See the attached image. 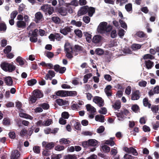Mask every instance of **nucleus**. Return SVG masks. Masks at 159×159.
Here are the masks:
<instances>
[{
  "instance_id": "obj_1",
  "label": "nucleus",
  "mask_w": 159,
  "mask_h": 159,
  "mask_svg": "<svg viewBox=\"0 0 159 159\" xmlns=\"http://www.w3.org/2000/svg\"><path fill=\"white\" fill-rule=\"evenodd\" d=\"M9 63L7 62H4L1 64V67L2 69L5 71H7L9 72H11L15 70L16 67L13 64V62Z\"/></svg>"
},
{
  "instance_id": "obj_2",
  "label": "nucleus",
  "mask_w": 159,
  "mask_h": 159,
  "mask_svg": "<svg viewBox=\"0 0 159 159\" xmlns=\"http://www.w3.org/2000/svg\"><path fill=\"white\" fill-rule=\"evenodd\" d=\"M64 50L66 54V57L68 59L71 60L73 57V48L69 43H66L65 44Z\"/></svg>"
},
{
  "instance_id": "obj_3",
  "label": "nucleus",
  "mask_w": 159,
  "mask_h": 159,
  "mask_svg": "<svg viewBox=\"0 0 159 159\" xmlns=\"http://www.w3.org/2000/svg\"><path fill=\"white\" fill-rule=\"evenodd\" d=\"M41 9L45 14L48 13L49 15L52 14L54 11L53 7L49 6L48 4L42 5L41 7Z\"/></svg>"
},
{
  "instance_id": "obj_4",
  "label": "nucleus",
  "mask_w": 159,
  "mask_h": 159,
  "mask_svg": "<svg viewBox=\"0 0 159 159\" xmlns=\"http://www.w3.org/2000/svg\"><path fill=\"white\" fill-rule=\"evenodd\" d=\"M98 144V142L94 139H90L87 141L83 142L82 145L84 147H87L89 146H95Z\"/></svg>"
},
{
  "instance_id": "obj_5",
  "label": "nucleus",
  "mask_w": 159,
  "mask_h": 159,
  "mask_svg": "<svg viewBox=\"0 0 159 159\" xmlns=\"http://www.w3.org/2000/svg\"><path fill=\"white\" fill-rule=\"evenodd\" d=\"M72 27L73 26H66L64 28L60 29V32L63 35H66L73 31L72 29Z\"/></svg>"
},
{
  "instance_id": "obj_6",
  "label": "nucleus",
  "mask_w": 159,
  "mask_h": 159,
  "mask_svg": "<svg viewBox=\"0 0 159 159\" xmlns=\"http://www.w3.org/2000/svg\"><path fill=\"white\" fill-rule=\"evenodd\" d=\"M43 147L47 150H50L54 148L55 143L53 142H48L43 141L42 143Z\"/></svg>"
},
{
  "instance_id": "obj_7",
  "label": "nucleus",
  "mask_w": 159,
  "mask_h": 159,
  "mask_svg": "<svg viewBox=\"0 0 159 159\" xmlns=\"http://www.w3.org/2000/svg\"><path fill=\"white\" fill-rule=\"evenodd\" d=\"M107 23L106 22H103L100 23L99 26L97 29L98 32L103 33L105 32V29Z\"/></svg>"
},
{
  "instance_id": "obj_8",
  "label": "nucleus",
  "mask_w": 159,
  "mask_h": 159,
  "mask_svg": "<svg viewBox=\"0 0 159 159\" xmlns=\"http://www.w3.org/2000/svg\"><path fill=\"white\" fill-rule=\"evenodd\" d=\"M93 101L95 103L98 104L100 107L104 106V101L101 97H95L93 99Z\"/></svg>"
},
{
  "instance_id": "obj_9",
  "label": "nucleus",
  "mask_w": 159,
  "mask_h": 159,
  "mask_svg": "<svg viewBox=\"0 0 159 159\" xmlns=\"http://www.w3.org/2000/svg\"><path fill=\"white\" fill-rule=\"evenodd\" d=\"M33 130H21L20 132V135L21 136L30 137L33 132Z\"/></svg>"
},
{
  "instance_id": "obj_10",
  "label": "nucleus",
  "mask_w": 159,
  "mask_h": 159,
  "mask_svg": "<svg viewBox=\"0 0 159 159\" xmlns=\"http://www.w3.org/2000/svg\"><path fill=\"white\" fill-rule=\"evenodd\" d=\"M88 6H85L81 7L78 12V15L79 16L84 15L88 12Z\"/></svg>"
},
{
  "instance_id": "obj_11",
  "label": "nucleus",
  "mask_w": 159,
  "mask_h": 159,
  "mask_svg": "<svg viewBox=\"0 0 159 159\" xmlns=\"http://www.w3.org/2000/svg\"><path fill=\"white\" fill-rule=\"evenodd\" d=\"M124 150L126 152L131 153L134 155L136 156L138 155V153L136 150L133 147L128 148V147H125Z\"/></svg>"
},
{
  "instance_id": "obj_12",
  "label": "nucleus",
  "mask_w": 159,
  "mask_h": 159,
  "mask_svg": "<svg viewBox=\"0 0 159 159\" xmlns=\"http://www.w3.org/2000/svg\"><path fill=\"white\" fill-rule=\"evenodd\" d=\"M33 95L37 99L42 98L43 96V93L39 89L34 90L33 91Z\"/></svg>"
},
{
  "instance_id": "obj_13",
  "label": "nucleus",
  "mask_w": 159,
  "mask_h": 159,
  "mask_svg": "<svg viewBox=\"0 0 159 159\" xmlns=\"http://www.w3.org/2000/svg\"><path fill=\"white\" fill-rule=\"evenodd\" d=\"M20 152L17 150H15L11 153V159H19Z\"/></svg>"
},
{
  "instance_id": "obj_14",
  "label": "nucleus",
  "mask_w": 159,
  "mask_h": 159,
  "mask_svg": "<svg viewBox=\"0 0 159 159\" xmlns=\"http://www.w3.org/2000/svg\"><path fill=\"white\" fill-rule=\"evenodd\" d=\"M139 90H136L132 93L131 99L133 100H137L139 99L140 96Z\"/></svg>"
},
{
  "instance_id": "obj_15",
  "label": "nucleus",
  "mask_w": 159,
  "mask_h": 159,
  "mask_svg": "<svg viewBox=\"0 0 159 159\" xmlns=\"http://www.w3.org/2000/svg\"><path fill=\"white\" fill-rule=\"evenodd\" d=\"M57 11L62 16H66L67 13L66 8L64 7H61L58 8L57 9Z\"/></svg>"
},
{
  "instance_id": "obj_16",
  "label": "nucleus",
  "mask_w": 159,
  "mask_h": 159,
  "mask_svg": "<svg viewBox=\"0 0 159 159\" xmlns=\"http://www.w3.org/2000/svg\"><path fill=\"white\" fill-rule=\"evenodd\" d=\"M102 38V37L99 35H95L92 39V42L96 44L99 43L101 42Z\"/></svg>"
},
{
  "instance_id": "obj_17",
  "label": "nucleus",
  "mask_w": 159,
  "mask_h": 159,
  "mask_svg": "<svg viewBox=\"0 0 159 159\" xmlns=\"http://www.w3.org/2000/svg\"><path fill=\"white\" fill-rule=\"evenodd\" d=\"M111 88V86L109 85H107L104 89L105 92L108 97H110L112 95Z\"/></svg>"
},
{
  "instance_id": "obj_18",
  "label": "nucleus",
  "mask_w": 159,
  "mask_h": 159,
  "mask_svg": "<svg viewBox=\"0 0 159 159\" xmlns=\"http://www.w3.org/2000/svg\"><path fill=\"white\" fill-rule=\"evenodd\" d=\"M87 111L90 112V113H94L96 112V109L90 104H88L86 105Z\"/></svg>"
},
{
  "instance_id": "obj_19",
  "label": "nucleus",
  "mask_w": 159,
  "mask_h": 159,
  "mask_svg": "<svg viewBox=\"0 0 159 159\" xmlns=\"http://www.w3.org/2000/svg\"><path fill=\"white\" fill-rule=\"evenodd\" d=\"M2 124L6 126H9L11 125V119L8 117L4 118L2 121Z\"/></svg>"
},
{
  "instance_id": "obj_20",
  "label": "nucleus",
  "mask_w": 159,
  "mask_h": 159,
  "mask_svg": "<svg viewBox=\"0 0 159 159\" xmlns=\"http://www.w3.org/2000/svg\"><path fill=\"white\" fill-rule=\"evenodd\" d=\"M4 81L6 84L9 86H11L13 84V80L10 76H8L4 78Z\"/></svg>"
},
{
  "instance_id": "obj_21",
  "label": "nucleus",
  "mask_w": 159,
  "mask_h": 159,
  "mask_svg": "<svg viewBox=\"0 0 159 159\" xmlns=\"http://www.w3.org/2000/svg\"><path fill=\"white\" fill-rule=\"evenodd\" d=\"M67 91L61 90L56 92L55 94L58 96L65 97L67 96Z\"/></svg>"
},
{
  "instance_id": "obj_22",
  "label": "nucleus",
  "mask_w": 159,
  "mask_h": 159,
  "mask_svg": "<svg viewBox=\"0 0 159 159\" xmlns=\"http://www.w3.org/2000/svg\"><path fill=\"white\" fill-rule=\"evenodd\" d=\"M16 26L19 28L24 29L26 27V23L23 21L19 20L16 22Z\"/></svg>"
},
{
  "instance_id": "obj_23",
  "label": "nucleus",
  "mask_w": 159,
  "mask_h": 159,
  "mask_svg": "<svg viewBox=\"0 0 159 159\" xmlns=\"http://www.w3.org/2000/svg\"><path fill=\"white\" fill-rule=\"evenodd\" d=\"M95 120L96 121H98L101 122H103L104 121L105 116L101 115H98L95 117Z\"/></svg>"
},
{
  "instance_id": "obj_24",
  "label": "nucleus",
  "mask_w": 159,
  "mask_h": 159,
  "mask_svg": "<svg viewBox=\"0 0 159 159\" xmlns=\"http://www.w3.org/2000/svg\"><path fill=\"white\" fill-rule=\"evenodd\" d=\"M20 112V113H19V116L20 117L26 119H32V117L30 115L25 113H23V112Z\"/></svg>"
},
{
  "instance_id": "obj_25",
  "label": "nucleus",
  "mask_w": 159,
  "mask_h": 159,
  "mask_svg": "<svg viewBox=\"0 0 159 159\" xmlns=\"http://www.w3.org/2000/svg\"><path fill=\"white\" fill-rule=\"evenodd\" d=\"M88 8L87 13L88 15L90 17H92L95 12V8L93 7H89L88 6Z\"/></svg>"
},
{
  "instance_id": "obj_26",
  "label": "nucleus",
  "mask_w": 159,
  "mask_h": 159,
  "mask_svg": "<svg viewBox=\"0 0 159 159\" xmlns=\"http://www.w3.org/2000/svg\"><path fill=\"white\" fill-rule=\"evenodd\" d=\"M143 103L144 106L148 107L149 108H151V104L149 102L148 98H145L143 99Z\"/></svg>"
},
{
  "instance_id": "obj_27",
  "label": "nucleus",
  "mask_w": 159,
  "mask_h": 159,
  "mask_svg": "<svg viewBox=\"0 0 159 159\" xmlns=\"http://www.w3.org/2000/svg\"><path fill=\"white\" fill-rule=\"evenodd\" d=\"M145 64L147 68L148 69H151L153 66L154 63L150 60L145 61Z\"/></svg>"
},
{
  "instance_id": "obj_28",
  "label": "nucleus",
  "mask_w": 159,
  "mask_h": 159,
  "mask_svg": "<svg viewBox=\"0 0 159 159\" xmlns=\"http://www.w3.org/2000/svg\"><path fill=\"white\" fill-rule=\"evenodd\" d=\"M112 106L115 109H119L121 107V102L119 100H116Z\"/></svg>"
},
{
  "instance_id": "obj_29",
  "label": "nucleus",
  "mask_w": 159,
  "mask_h": 159,
  "mask_svg": "<svg viewBox=\"0 0 159 159\" xmlns=\"http://www.w3.org/2000/svg\"><path fill=\"white\" fill-rule=\"evenodd\" d=\"M115 139V137L111 138L109 140H105L104 143L113 146L115 144L114 142L113 141V140Z\"/></svg>"
},
{
  "instance_id": "obj_30",
  "label": "nucleus",
  "mask_w": 159,
  "mask_h": 159,
  "mask_svg": "<svg viewBox=\"0 0 159 159\" xmlns=\"http://www.w3.org/2000/svg\"><path fill=\"white\" fill-rule=\"evenodd\" d=\"M16 61L19 63L20 66H22L25 64V60L20 56H18L16 59Z\"/></svg>"
},
{
  "instance_id": "obj_31",
  "label": "nucleus",
  "mask_w": 159,
  "mask_h": 159,
  "mask_svg": "<svg viewBox=\"0 0 159 159\" xmlns=\"http://www.w3.org/2000/svg\"><path fill=\"white\" fill-rule=\"evenodd\" d=\"M16 107L18 109L20 112L24 111L21 108L22 107V104L20 102L18 101L16 102Z\"/></svg>"
},
{
  "instance_id": "obj_32",
  "label": "nucleus",
  "mask_w": 159,
  "mask_h": 159,
  "mask_svg": "<svg viewBox=\"0 0 159 159\" xmlns=\"http://www.w3.org/2000/svg\"><path fill=\"white\" fill-rule=\"evenodd\" d=\"M64 159H77V156L74 154H68L64 156Z\"/></svg>"
},
{
  "instance_id": "obj_33",
  "label": "nucleus",
  "mask_w": 159,
  "mask_h": 159,
  "mask_svg": "<svg viewBox=\"0 0 159 159\" xmlns=\"http://www.w3.org/2000/svg\"><path fill=\"white\" fill-rule=\"evenodd\" d=\"M38 31V30L37 29H35L33 31H29L28 34L31 36L37 37Z\"/></svg>"
},
{
  "instance_id": "obj_34",
  "label": "nucleus",
  "mask_w": 159,
  "mask_h": 159,
  "mask_svg": "<svg viewBox=\"0 0 159 159\" xmlns=\"http://www.w3.org/2000/svg\"><path fill=\"white\" fill-rule=\"evenodd\" d=\"M7 29V27L5 23L3 22L0 23V31H6Z\"/></svg>"
},
{
  "instance_id": "obj_35",
  "label": "nucleus",
  "mask_w": 159,
  "mask_h": 159,
  "mask_svg": "<svg viewBox=\"0 0 159 159\" xmlns=\"http://www.w3.org/2000/svg\"><path fill=\"white\" fill-rule=\"evenodd\" d=\"M73 51L77 52L82 51V47L78 45H75L73 49Z\"/></svg>"
},
{
  "instance_id": "obj_36",
  "label": "nucleus",
  "mask_w": 159,
  "mask_h": 159,
  "mask_svg": "<svg viewBox=\"0 0 159 159\" xmlns=\"http://www.w3.org/2000/svg\"><path fill=\"white\" fill-rule=\"evenodd\" d=\"M37 99L34 95H32L29 98V104H33L35 102Z\"/></svg>"
},
{
  "instance_id": "obj_37",
  "label": "nucleus",
  "mask_w": 159,
  "mask_h": 159,
  "mask_svg": "<svg viewBox=\"0 0 159 159\" xmlns=\"http://www.w3.org/2000/svg\"><path fill=\"white\" fill-rule=\"evenodd\" d=\"M37 82L36 80L34 79H32L27 81L28 85L29 86H32L35 84Z\"/></svg>"
},
{
  "instance_id": "obj_38",
  "label": "nucleus",
  "mask_w": 159,
  "mask_h": 159,
  "mask_svg": "<svg viewBox=\"0 0 159 159\" xmlns=\"http://www.w3.org/2000/svg\"><path fill=\"white\" fill-rule=\"evenodd\" d=\"M35 18L37 21H40L43 17L42 14L40 12L36 13L35 15Z\"/></svg>"
},
{
  "instance_id": "obj_39",
  "label": "nucleus",
  "mask_w": 159,
  "mask_h": 159,
  "mask_svg": "<svg viewBox=\"0 0 159 159\" xmlns=\"http://www.w3.org/2000/svg\"><path fill=\"white\" fill-rule=\"evenodd\" d=\"M70 140L67 139L65 138L61 139L59 140V143L61 144H69L70 143Z\"/></svg>"
},
{
  "instance_id": "obj_40",
  "label": "nucleus",
  "mask_w": 159,
  "mask_h": 159,
  "mask_svg": "<svg viewBox=\"0 0 159 159\" xmlns=\"http://www.w3.org/2000/svg\"><path fill=\"white\" fill-rule=\"evenodd\" d=\"M71 24L73 25H75L77 27H79L82 25V23L80 21H76L75 20H73L71 21Z\"/></svg>"
},
{
  "instance_id": "obj_41",
  "label": "nucleus",
  "mask_w": 159,
  "mask_h": 159,
  "mask_svg": "<svg viewBox=\"0 0 159 159\" xmlns=\"http://www.w3.org/2000/svg\"><path fill=\"white\" fill-rule=\"evenodd\" d=\"M125 8L128 12H130L132 11V4L131 3H129L125 5Z\"/></svg>"
},
{
  "instance_id": "obj_42",
  "label": "nucleus",
  "mask_w": 159,
  "mask_h": 159,
  "mask_svg": "<svg viewBox=\"0 0 159 159\" xmlns=\"http://www.w3.org/2000/svg\"><path fill=\"white\" fill-rule=\"evenodd\" d=\"M151 108L153 112L155 113H157L159 110L158 106L152 105Z\"/></svg>"
},
{
  "instance_id": "obj_43",
  "label": "nucleus",
  "mask_w": 159,
  "mask_h": 159,
  "mask_svg": "<svg viewBox=\"0 0 159 159\" xmlns=\"http://www.w3.org/2000/svg\"><path fill=\"white\" fill-rule=\"evenodd\" d=\"M74 32L75 34L79 38H81L82 36V31L79 29H75Z\"/></svg>"
},
{
  "instance_id": "obj_44",
  "label": "nucleus",
  "mask_w": 159,
  "mask_h": 159,
  "mask_svg": "<svg viewBox=\"0 0 159 159\" xmlns=\"http://www.w3.org/2000/svg\"><path fill=\"white\" fill-rule=\"evenodd\" d=\"M67 96H75L77 95V92L76 91H67Z\"/></svg>"
},
{
  "instance_id": "obj_45",
  "label": "nucleus",
  "mask_w": 159,
  "mask_h": 159,
  "mask_svg": "<svg viewBox=\"0 0 159 159\" xmlns=\"http://www.w3.org/2000/svg\"><path fill=\"white\" fill-rule=\"evenodd\" d=\"M52 20L54 23L56 24H59L60 21V18L57 16L52 17Z\"/></svg>"
},
{
  "instance_id": "obj_46",
  "label": "nucleus",
  "mask_w": 159,
  "mask_h": 159,
  "mask_svg": "<svg viewBox=\"0 0 159 159\" xmlns=\"http://www.w3.org/2000/svg\"><path fill=\"white\" fill-rule=\"evenodd\" d=\"M144 59H150L151 60L155 59V57L149 54H145L143 57Z\"/></svg>"
},
{
  "instance_id": "obj_47",
  "label": "nucleus",
  "mask_w": 159,
  "mask_h": 159,
  "mask_svg": "<svg viewBox=\"0 0 159 159\" xmlns=\"http://www.w3.org/2000/svg\"><path fill=\"white\" fill-rule=\"evenodd\" d=\"M120 23L121 26L125 30L127 29V25L126 23L123 20H120L119 21Z\"/></svg>"
},
{
  "instance_id": "obj_48",
  "label": "nucleus",
  "mask_w": 159,
  "mask_h": 159,
  "mask_svg": "<svg viewBox=\"0 0 159 159\" xmlns=\"http://www.w3.org/2000/svg\"><path fill=\"white\" fill-rule=\"evenodd\" d=\"M96 54L98 55H101L104 54V51L102 49L99 48H97L95 50Z\"/></svg>"
},
{
  "instance_id": "obj_49",
  "label": "nucleus",
  "mask_w": 159,
  "mask_h": 159,
  "mask_svg": "<svg viewBox=\"0 0 159 159\" xmlns=\"http://www.w3.org/2000/svg\"><path fill=\"white\" fill-rule=\"evenodd\" d=\"M39 106L44 110H47L49 108V104L46 103H44L40 104Z\"/></svg>"
},
{
  "instance_id": "obj_50",
  "label": "nucleus",
  "mask_w": 159,
  "mask_h": 159,
  "mask_svg": "<svg viewBox=\"0 0 159 159\" xmlns=\"http://www.w3.org/2000/svg\"><path fill=\"white\" fill-rule=\"evenodd\" d=\"M11 50V47L10 46H7L3 50L4 53L5 54L8 53L10 52Z\"/></svg>"
},
{
  "instance_id": "obj_51",
  "label": "nucleus",
  "mask_w": 159,
  "mask_h": 159,
  "mask_svg": "<svg viewBox=\"0 0 159 159\" xmlns=\"http://www.w3.org/2000/svg\"><path fill=\"white\" fill-rule=\"evenodd\" d=\"M56 102L59 106H62L65 104L64 102L62 99H57L56 100Z\"/></svg>"
},
{
  "instance_id": "obj_52",
  "label": "nucleus",
  "mask_w": 159,
  "mask_h": 159,
  "mask_svg": "<svg viewBox=\"0 0 159 159\" xmlns=\"http://www.w3.org/2000/svg\"><path fill=\"white\" fill-rule=\"evenodd\" d=\"M64 149L65 147L64 146H61L60 145H57L55 148V150L58 151L63 150Z\"/></svg>"
},
{
  "instance_id": "obj_53",
  "label": "nucleus",
  "mask_w": 159,
  "mask_h": 159,
  "mask_svg": "<svg viewBox=\"0 0 159 159\" xmlns=\"http://www.w3.org/2000/svg\"><path fill=\"white\" fill-rule=\"evenodd\" d=\"M141 47V46L139 44H134L132 45V48L134 50L138 49Z\"/></svg>"
},
{
  "instance_id": "obj_54",
  "label": "nucleus",
  "mask_w": 159,
  "mask_h": 159,
  "mask_svg": "<svg viewBox=\"0 0 159 159\" xmlns=\"http://www.w3.org/2000/svg\"><path fill=\"white\" fill-rule=\"evenodd\" d=\"M18 12L16 10H15L12 11L10 17L11 18L14 19L15 18L16 15H17Z\"/></svg>"
},
{
  "instance_id": "obj_55",
  "label": "nucleus",
  "mask_w": 159,
  "mask_h": 159,
  "mask_svg": "<svg viewBox=\"0 0 159 159\" xmlns=\"http://www.w3.org/2000/svg\"><path fill=\"white\" fill-rule=\"evenodd\" d=\"M139 108V106L135 104L133 105L131 107V109L132 111L135 112H137Z\"/></svg>"
},
{
  "instance_id": "obj_56",
  "label": "nucleus",
  "mask_w": 159,
  "mask_h": 159,
  "mask_svg": "<svg viewBox=\"0 0 159 159\" xmlns=\"http://www.w3.org/2000/svg\"><path fill=\"white\" fill-rule=\"evenodd\" d=\"M61 116L64 119H68L69 116V115L67 112H63L62 113Z\"/></svg>"
},
{
  "instance_id": "obj_57",
  "label": "nucleus",
  "mask_w": 159,
  "mask_h": 159,
  "mask_svg": "<svg viewBox=\"0 0 159 159\" xmlns=\"http://www.w3.org/2000/svg\"><path fill=\"white\" fill-rule=\"evenodd\" d=\"M55 39L57 41H60L63 36H61V34L59 33H56L55 34Z\"/></svg>"
},
{
  "instance_id": "obj_58",
  "label": "nucleus",
  "mask_w": 159,
  "mask_h": 159,
  "mask_svg": "<svg viewBox=\"0 0 159 159\" xmlns=\"http://www.w3.org/2000/svg\"><path fill=\"white\" fill-rule=\"evenodd\" d=\"M90 20V18L88 16H84L83 17V20L84 21L86 24L89 23Z\"/></svg>"
},
{
  "instance_id": "obj_59",
  "label": "nucleus",
  "mask_w": 159,
  "mask_h": 159,
  "mask_svg": "<svg viewBox=\"0 0 159 159\" xmlns=\"http://www.w3.org/2000/svg\"><path fill=\"white\" fill-rule=\"evenodd\" d=\"M131 87L130 86H128L125 89V93L129 95L130 94L131 92Z\"/></svg>"
},
{
  "instance_id": "obj_60",
  "label": "nucleus",
  "mask_w": 159,
  "mask_h": 159,
  "mask_svg": "<svg viewBox=\"0 0 159 159\" xmlns=\"http://www.w3.org/2000/svg\"><path fill=\"white\" fill-rule=\"evenodd\" d=\"M33 150L34 152L36 153H40V150L39 147L37 146H34L33 148Z\"/></svg>"
},
{
  "instance_id": "obj_61",
  "label": "nucleus",
  "mask_w": 159,
  "mask_h": 159,
  "mask_svg": "<svg viewBox=\"0 0 159 159\" xmlns=\"http://www.w3.org/2000/svg\"><path fill=\"white\" fill-rule=\"evenodd\" d=\"M81 125L80 122H76L74 124V126L75 129H80Z\"/></svg>"
},
{
  "instance_id": "obj_62",
  "label": "nucleus",
  "mask_w": 159,
  "mask_h": 159,
  "mask_svg": "<svg viewBox=\"0 0 159 159\" xmlns=\"http://www.w3.org/2000/svg\"><path fill=\"white\" fill-rule=\"evenodd\" d=\"M136 35L140 38L144 37L145 35V34L142 31H139L137 32Z\"/></svg>"
},
{
  "instance_id": "obj_63",
  "label": "nucleus",
  "mask_w": 159,
  "mask_h": 159,
  "mask_svg": "<svg viewBox=\"0 0 159 159\" xmlns=\"http://www.w3.org/2000/svg\"><path fill=\"white\" fill-rule=\"evenodd\" d=\"M8 134L10 138L11 139H14L16 138V134L14 131L10 132Z\"/></svg>"
},
{
  "instance_id": "obj_64",
  "label": "nucleus",
  "mask_w": 159,
  "mask_h": 159,
  "mask_svg": "<svg viewBox=\"0 0 159 159\" xmlns=\"http://www.w3.org/2000/svg\"><path fill=\"white\" fill-rule=\"evenodd\" d=\"M25 5L24 4H21L19 6L18 8V11H19V13H20L21 12L23 11L24 9L25 8Z\"/></svg>"
}]
</instances>
